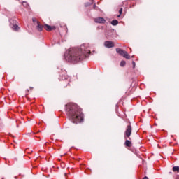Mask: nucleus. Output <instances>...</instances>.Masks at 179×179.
Instances as JSON below:
<instances>
[{
    "mask_svg": "<svg viewBox=\"0 0 179 179\" xmlns=\"http://www.w3.org/2000/svg\"><path fill=\"white\" fill-rule=\"evenodd\" d=\"M90 54V50L87 47V45L83 44L80 48H70L64 54L66 61L69 62H79L82 61L85 57H87V55Z\"/></svg>",
    "mask_w": 179,
    "mask_h": 179,
    "instance_id": "f257e3e1",
    "label": "nucleus"
},
{
    "mask_svg": "<svg viewBox=\"0 0 179 179\" xmlns=\"http://www.w3.org/2000/svg\"><path fill=\"white\" fill-rule=\"evenodd\" d=\"M66 114L73 124L83 121V113L82 109L75 103H69L66 106Z\"/></svg>",
    "mask_w": 179,
    "mask_h": 179,
    "instance_id": "f03ea898",
    "label": "nucleus"
},
{
    "mask_svg": "<svg viewBox=\"0 0 179 179\" xmlns=\"http://www.w3.org/2000/svg\"><path fill=\"white\" fill-rule=\"evenodd\" d=\"M116 52H117V54H120V55H122V57H124L127 59H131V56L129 55L128 52L121 48H117Z\"/></svg>",
    "mask_w": 179,
    "mask_h": 179,
    "instance_id": "7ed1b4c3",
    "label": "nucleus"
},
{
    "mask_svg": "<svg viewBox=\"0 0 179 179\" xmlns=\"http://www.w3.org/2000/svg\"><path fill=\"white\" fill-rule=\"evenodd\" d=\"M131 134H132V127H131V125H128L126 129L125 135L127 138H129Z\"/></svg>",
    "mask_w": 179,
    "mask_h": 179,
    "instance_id": "20e7f679",
    "label": "nucleus"
},
{
    "mask_svg": "<svg viewBox=\"0 0 179 179\" xmlns=\"http://www.w3.org/2000/svg\"><path fill=\"white\" fill-rule=\"evenodd\" d=\"M104 45L106 48H113V47H114V43L113 41H106L104 43Z\"/></svg>",
    "mask_w": 179,
    "mask_h": 179,
    "instance_id": "39448f33",
    "label": "nucleus"
},
{
    "mask_svg": "<svg viewBox=\"0 0 179 179\" xmlns=\"http://www.w3.org/2000/svg\"><path fill=\"white\" fill-rule=\"evenodd\" d=\"M43 28L45 29H46V31H52V30H55V27H51V26H50V25H48V24H45L44 26H43Z\"/></svg>",
    "mask_w": 179,
    "mask_h": 179,
    "instance_id": "423d86ee",
    "label": "nucleus"
},
{
    "mask_svg": "<svg viewBox=\"0 0 179 179\" xmlns=\"http://www.w3.org/2000/svg\"><path fill=\"white\" fill-rule=\"evenodd\" d=\"M10 27L13 29V30H15V31H17L19 30V26L16 24H12V20H10Z\"/></svg>",
    "mask_w": 179,
    "mask_h": 179,
    "instance_id": "0eeeda50",
    "label": "nucleus"
},
{
    "mask_svg": "<svg viewBox=\"0 0 179 179\" xmlns=\"http://www.w3.org/2000/svg\"><path fill=\"white\" fill-rule=\"evenodd\" d=\"M96 23H106V20L103 17H97L94 19Z\"/></svg>",
    "mask_w": 179,
    "mask_h": 179,
    "instance_id": "6e6552de",
    "label": "nucleus"
},
{
    "mask_svg": "<svg viewBox=\"0 0 179 179\" xmlns=\"http://www.w3.org/2000/svg\"><path fill=\"white\" fill-rule=\"evenodd\" d=\"M37 26L36 28L38 30V31H41L43 30V27H44L43 25L40 24L39 22H37Z\"/></svg>",
    "mask_w": 179,
    "mask_h": 179,
    "instance_id": "1a4fd4ad",
    "label": "nucleus"
},
{
    "mask_svg": "<svg viewBox=\"0 0 179 179\" xmlns=\"http://www.w3.org/2000/svg\"><path fill=\"white\" fill-rule=\"evenodd\" d=\"M111 24L113 26H117V24H118V20H113L112 22H111Z\"/></svg>",
    "mask_w": 179,
    "mask_h": 179,
    "instance_id": "9d476101",
    "label": "nucleus"
},
{
    "mask_svg": "<svg viewBox=\"0 0 179 179\" xmlns=\"http://www.w3.org/2000/svg\"><path fill=\"white\" fill-rule=\"evenodd\" d=\"M125 145H126V146L131 148V141L129 140H126Z\"/></svg>",
    "mask_w": 179,
    "mask_h": 179,
    "instance_id": "9b49d317",
    "label": "nucleus"
},
{
    "mask_svg": "<svg viewBox=\"0 0 179 179\" xmlns=\"http://www.w3.org/2000/svg\"><path fill=\"white\" fill-rule=\"evenodd\" d=\"M173 171H174V172L177 171L178 173V171H179V166H173Z\"/></svg>",
    "mask_w": 179,
    "mask_h": 179,
    "instance_id": "f8f14e48",
    "label": "nucleus"
},
{
    "mask_svg": "<svg viewBox=\"0 0 179 179\" xmlns=\"http://www.w3.org/2000/svg\"><path fill=\"white\" fill-rule=\"evenodd\" d=\"M125 64H126L125 61H122L120 62V66H125Z\"/></svg>",
    "mask_w": 179,
    "mask_h": 179,
    "instance_id": "ddd939ff",
    "label": "nucleus"
},
{
    "mask_svg": "<svg viewBox=\"0 0 179 179\" xmlns=\"http://www.w3.org/2000/svg\"><path fill=\"white\" fill-rule=\"evenodd\" d=\"M119 13H120V15H117V17H120V16H121V15L122 14V8H120V9Z\"/></svg>",
    "mask_w": 179,
    "mask_h": 179,
    "instance_id": "4468645a",
    "label": "nucleus"
},
{
    "mask_svg": "<svg viewBox=\"0 0 179 179\" xmlns=\"http://www.w3.org/2000/svg\"><path fill=\"white\" fill-rule=\"evenodd\" d=\"M132 64H133V66H134V68H135V62H132Z\"/></svg>",
    "mask_w": 179,
    "mask_h": 179,
    "instance_id": "2eb2a0df",
    "label": "nucleus"
},
{
    "mask_svg": "<svg viewBox=\"0 0 179 179\" xmlns=\"http://www.w3.org/2000/svg\"><path fill=\"white\" fill-rule=\"evenodd\" d=\"M33 22H36V18L32 19Z\"/></svg>",
    "mask_w": 179,
    "mask_h": 179,
    "instance_id": "dca6fc26",
    "label": "nucleus"
},
{
    "mask_svg": "<svg viewBox=\"0 0 179 179\" xmlns=\"http://www.w3.org/2000/svg\"><path fill=\"white\" fill-rule=\"evenodd\" d=\"M94 9H96V4L94 5Z\"/></svg>",
    "mask_w": 179,
    "mask_h": 179,
    "instance_id": "f3484780",
    "label": "nucleus"
},
{
    "mask_svg": "<svg viewBox=\"0 0 179 179\" xmlns=\"http://www.w3.org/2000/svg\"><path fill=\"white\" fill-rule=\"evenodd\" d=\"M143 179H149V178H148V177H146V176H145Z\"/></svg>",
    "mask_w": 179,
    "mask_h": 179,
    "instance_id": "a211bd4d",
    "label": "nucleus"
},
{
    "mask_svg": "<svg viewBox=\"0 0 179 179\" xmlns=\"http://www.w3.org/2000/svg\"><path fill=\"white\" fill-rule=\"evenodd\" d=\"M2 179H3V178H2Z\"/></svg>",
    "mask_w": 179,
    "mask_h": 179,
    "instance_id": "6ab92c4d",
    "label": "nucleus"
}]
</instances>
